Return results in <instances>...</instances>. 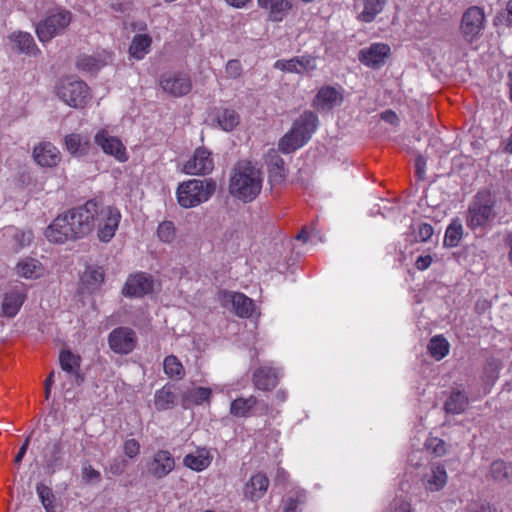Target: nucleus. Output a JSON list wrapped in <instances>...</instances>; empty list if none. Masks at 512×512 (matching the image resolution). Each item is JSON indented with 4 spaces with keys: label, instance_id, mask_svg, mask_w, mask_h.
Here are the masks:
<instances>
[{
    "label": "nucleus",
    "instance_id": "a878e982",
    "mask_svg": "<svg viewBox=\"0 0 512 512\" xmlns=\"http://www.w3.org/2000/svg\"><path fill=\"white\" fill-rule=\"evenodd\" d=\"M269 487V479L264 473H256L244 486V495L251 501L261 499Z\"/></svg>",
    "mask_w": 512,
    "mask_h": 512
},
{
    "label": "nucleus",
    "instance_id": "49530a36",
    "mask_svg": "<svg viewBox=\"0 0 512 512\" xmlns=\"http://www.w3.org/2000/svg\"><path fill=\"white\" fill-rule=\"evenodd\" d=\"M157 236L164 243H172L176 237V228L172 221H163L157 228Z\"/></svg>",
    "mask_w": 512,
    "mask_h": 512
},
{
    "label": "nucleus",
    "instance_id": "603ef678",
    "mask_svg": "<svg viewBox=\"0 0 512 512\" xmlns=\"http://www.w3.org/2000/svg\"><path fill=\"white\" fill-rule=\"evenodd\" d=\"M128 467V461L121 457L114 458L109 464L108 471L115 476L123 474Z\"/></svg>",
    "mask_w": 512,
    "mask_h": 512
},
{
    "label": "nucleus",
    "instance_id": "6ab92c4d",
    "mask_svg": "<svg viewBox=\"0 0 512 512\" xmlns=\"http://www.w3.org/2000/svg\"><path fill=\"white\" fill-rule=\"evenodd\" d=\"M390 54V46L384 43H374L368 48L359 52V60L364 65L371 68H378L384 64L385 59Z\"/></svg>",
    "mask_w": 512,
    "mask_h": 512
},
{
    "label": "nucleus",
    "instance_id": "f704fd0d",
    "mask_svg": "<svg viewBox=\"0 0 512 512\" xmlns=\"http://www.w3.org/2000/svg\"><path fill=\"white\" fill-rule=\"evenodd\" d=\"M11 40L14 42L15 47L23 53L29 55H36L39 52V49L36 46V43L31 34L26 32H18L13 33L11 35Z\"/></svg>",
    "mask_w": 512,
    "mask_h": 512
},
{
    "label": "nucleus",
    "instance_id": "8fccbe9b",
    "mask_svg": "<svg viewBox=\"0 0 512 512\" xmlns=\"http://www.w3.org/2000/svg\"><path fill=\"white\" fill-rule=\"evenodd\" d=\"M425 446L428 450L432 451L436 457H440L446 453L445 442L439 438L427 439Z\"/></svg>",
    "mask_w": 512,
    "mask_h": 512
},
{
    "label": "nucleus",
    "instance_id": "f3484780",
    "mask_svg": "<svg viewBox=\"0 0 512 512\" xmlns=\"http://www.w3.org/2000/svg\"><path fill=\"white\" fill-rule=\"evenodd\" d=\"M274 68L283 72L304 74L316 69V59L310 55L293 57L289 60H277Z\"/></svg>",
    "mask_w": 512,
    "mask_h": 512
},
{
    "label": "nucleus",
    "instance_id": "680f3d73",
    "mask_svg": "<svg viewBox=\"0 0 512 512\" xmlns=\"http://www.w3.org/2000/svg\"><path fill=\"white\" fill-rule=\"evenodd\" d=\"M469 510L471 512H495V509H493L489 504L484 503H474L469 505Z\"/></svg>",
    "mask_w": 512,
    "mask_h": 512
},
{
    "label": "nucleus",
    "instance_id": "de8ad7c7",
    "mask_svg": "<svg viewBox=\"0 0 512 512\" xmlns=\"http://www.w3.org/2000/svg\"><path fill=\"white\" fill-rule=\"evenodd\" d=\"M490 473L494 480L503 481L508 477V466L504 461H494L491 464Z\"/></svg>",
    "mask_w": 512,
    "mask_h": 512
},
{
    "label": "nucleus",
    "instance_id": "6e6d98bb",
    "mask_svg": "<svg viewBox=\"0 0 512 512\" xmlns=\"http://www.w3.org/2000/svg\"><path fill=\"white\" fill-rule=\"evenodd\" d=\"M124 454L129 458H135L140 453V444L136 439H128L123 445Z\"/></svg>",
    "mask_w": 512,
    "mask_h": 512
},
{
    "label": "nucleus",
    "instance_id": "c756f323",
    "mask_svg": "<svg viewBox=\"0 0 512 512\" xmlns=\"http://www.w3.org/2000/svg\"><path fill=\"white\" fill-rule=\"evenodd\" d=\"M104 279L105 275L102 268L88 267L81 276V284L88 293H93L100 288Z\"/></svg>",
    "mask_w": 512,
    "mask_h": 512
},
{
    "label": "nucleus",
    "instance_id": "a19ab883",
    "mask_svg": "<svg viewBox=\"0 0 512 512\" xmlns=\"http://www.w3.org/2000/svg\"><path fill=\"white\" fill-rule=\"evenodd\" d=\"M163 369L165 374L170 378L181 380L185 376V369L182 363L174 355H169L164 359Z\"/></svg>",
    "mask_w": 512,
    "mask_h": 512
},
{
    "label": "nucleus",
    "instance_id": "9b49d317",
    "mask_svg": "<svg viewBox=\"0 0 512 512\" xmlns=\"http://www.w3.org/2000/svg\"><path fill=\"white\" fill-rule=\"evenodd\" d=\"M176 466L175 458L170 451L157 450L146 464V473L149 477L161 480L168 476Z\"/></svg>",
    "mask_w": 512,
    "mask_h": 512
},
{
    "label": "nucleus",
    "instance_id": "6e6552de",
    "mask_svg": "<svg viewBox=\"0 0 512 512\" xmlns=\"http://www.w3.org/2000/svg\"><path fill=\"white\" fill-rule=\"evenodd\" d=\"M57 94L73 108H84L91 98L87 84L73 77L61 80L57 87Z\"/></svg>",
    "mask_w": 512,
    "mask_h": 512
},
{
    "label": "nucleus",
    "instance_id": "cd10ccee",
    "mask_svg": "<svg viewBox=\"0 0 512 512\" xmlns=\"http://www.w3.org/2000/svg\"><path fill=\"white\" fill-rule=\"evenodd\" d=\"M212 390L208 387H193L182 393V406L189 409L193 406L209 404L211 401Z\"/></svg>",
    "mask_w": 512,
    "mask_h": 512
},
{
    "label": "nucleus",
    "instance_id": "412c9836",
    "mask_svg": "<svg viewBox=\"0 0 512 512\" xmlns=\"http://www.w3.org/2000/svg\"><path fill=\"white\" fill-rule=\"evenodd\" d=\"M33 158L42 167H55L61 161V153L51 142H41L35 146Z\"/></svg>",
    "mask_w": 512,
    "mask_h": 512
},
{
    "label": "nucleus",
    "instance_id": "58836bf2",
    "mask_svg": "<svg viewBox=\"0 0 512 512\" xmlns=\"http://www.w3.org/2000/svg\"><path fill=\"white\" fill-rule=\"evenodd\" d=\"M385 3L386 0H363L364 9L358 19L366 23L374 21L376 16L382 12Z\"/></svg>",
    "mask_w": 512,
    "mask_h": 512
},
{
    "label": "nucleus",
    "instance_id": "7c9ffc66",
    "mask_svg": "<svg viewBox=\"0 0 512 512\" xmlns=\"http://www.w3.org/2000/svg\"><path fill=\"white\" fill-rule=\"evenodd\" d=\"M59 362L61 368L76 377L78 383L83 381V378L80 377V365H81V357L72 353L70 350H62L59 355Z\"/></svg>",
    "mask_w": 512,
    "mask_h": 512
},
{
    "label": "nucleus",
    "instance_id": "4be33fe9",
    "mask_svg": "<svg viewBox=\"0 0 512 512\" xmlns=\"http://www.w3.org/2000/svg\"><path fill=\"white\" fill-rule=\"evenodd\" d=\"M0 237L12 250L19 251L31 243L33 233L30 230L23 231L14 226H8L1 230Z\"/></svg>",
    "mask_w": 512,
    "mask_h": 512
},
{
    "label": "nucleus",
    "instance_id": "79ce46f5",
    "mask_svg": "<svg viewBox=\"0 0 512 512\" xmlns=\"http://www.w3.org/2000/svg\"><path fill=\"white\" fill-rule=\"evenodd\" d=\"M217 121L223 130L232 131L239 124L240 117L235 110L224 108L218 112Z\"/></svg>",
    "mask_w": 512,
    "mask_h": 512
},
{
    "label": "nucleus",
    "instance_id": "3c124183",
    "mask_svg": "<svg viewBox=\"0 0 512 512\" xmlns=\"http://www.w3.org/2000/svg\"><path fill=\"white\" fill-rule=\"evenodd\" d=\"M268 177L271 185L276 186L282 184L286 179V169L285 166L269 168L268 169Z\"/></svg>",
    "mask_w": 512,
    "mask_h": 512
},
{
    "label": "nucleus",
    "instance_id": "0e129e2a",
    "mask_svg": "<svg viewBox=\"0 0 512 512\" xmlns=\"http://www.w3.org/2000/svg\"><path fill=\"white\" fill-rule=\"evenodd\" d=\"M393 512H412L411 505L408 502L400 501L394 507Z\"/></svg>",
    "mask_w": 512,
    "mask_h": 512
},
{
    "label": "nucleus",
    "instance_id": "c03bdc74",
    "mask_svg": "<svg viewBox=\"0 0 512 512\" xmlns=\"http://www.w3.org/2000/svg\"><path fill=\"white\" fill-rule=\"evenodd\" d=\"M463 228L459 221H453L446 229L444 236V245L447 247H456L462 238Z\"/></svg>",
    "mask_w": 512,
    "mask_h": 512
},
{
    "label": "nucleus",
    "instance_id": "393cba45",
    "mask_svg": "<svg viewBox=\"0 0 512 512\" xmlns=\"http://www.w3.org/2000/svg\"><path fill=\"white\" fill-rule=\"evenodd\" d=\"M65 149L75 157H83L89 154L92 143L88 135L71 133L64 138Z\"/></svg>",
    "mask_w": 512,
    "mask_h": 512
},
{
    "label": "nucleus",
    "instance_id": "4c0bfd02",
    "mask_svg": "<svg viewBox=\"0 0 512 512\" xmlns=\"http://www.w3.org/2000/svg\"><path fill=\"white\" fill-rule=\"evenodd\" d=\"M151 43V37L146 34L134 36L129 48L130 55L138 60L142 59L149 52Z\"/></svg>",
    "mask_w": 512,
    "mask_h": 512
},
{
    "label": "nucleus",
    "instance_id": "f03ea898",
    "mask_svg": "<svg viewBox=\"0 0 512 512\" xmlns=\"http://www.w3.org/2000/svg\"><path fill=\"white\" fill-rule=\"evenodd\" d=\"M262 183L260 169L249 161H239L233 168L229 192L245 203L251 202L260 194Z\"/></svg>",
    "mask_w": 512,
    "mask_h": 512
},
{
    "label": "nucleus",
    "instance_id": "864d4df0",
    "mask_svg": "<svg viewBox=\"0 0 512 512\" xmlns=\"http://www.w3.org/2000/svg\"><path fill=\"white\" fill-rule=\"evenodd\" d=\"M242 65L237 59L229 60L225 67L227 77L237 79L242 75Z\"/></svg>",
    "mask_w": 512,
    "mask_h": 512
},
{
    "label": "nucleus",
    "instance_id": "c9c22d12",
    "mask_svg": "<svg viewBox=\"0 0 512 512\" xmlns=\"http://www.w3.org/2000/svg\"><path fill=\"white\" fill-rule=\"evenodd\" d=\"M17 273L25 278H38L43 273V267L38 260L25 258L17 264Z\"/></svg>",
    "mask_w": 512,
    "mask_h": 512
},
{
    "label": "nucleus",
    "instance_id": "4d7b16f0",
    "mask_svg": "<svg viewBox=\"0 0 512 512\" xmlns=\"http://www.w3.org/2000/svg\"><path fill=\"white\" fill-rule=\"evenodd\" d=\"M62 452V445L60 442L53 444L49 458L46 460L48 468H54L60 462V454Z\"/></svg>",
    "mask_w": 512,
    "mask_h": 512
},
{
    "label": "nucleus",
    "instance_id": "7ed1b4c3",
    "mask_svg": "<svg viewBox=\"0 0 512 512\" xmlns=\"http://www.w3.org/2000/svg\"><path fill=\"white\" fill-rule=\"evenodd\" d=\"M91 205V219H88L91 223L90 233L97 227V236L102 242H109L115 235L120 220L121 213L114 207L104 205L101 201L91 199L85 202L83 205Z\"/></svg>",
    "mask_w": 512,
    "mask_h": 512
},
{
    "label": "nucleus",
    "instance_id": "bb28decb",
    "mask_svg": "<svg viewBox=\"0 0 512 512\" xmlns=\"http://www.w3.org/2000/svg\"><path fill=\"white\" fill-rule=\"evenodd\" d=\"M448 475L443 465L431 464L430 472L425 474L423 478L424 486L431 492H436L444 488L447 484Z\"/></svg>",
    "mask_w": 512,
    "mask_h": 512
},
{
    "label": "nucleus",
    "instance_id": "72a5a7b5",
    "mask_svg": "<svg viewBox=\"0 0 512 512\" xmlns=\"http://www.w3.org/2000/svg\"><path fill=\"white\" fill-rule=\"evenodd\" d=\"M176 394L172 386L165 385L157 390L154 396V405L158 411L168 410L174 407L176 403Z\"/></svg>",
    "mask_w": 512,
    "mask_h": 512
},
{
    "label": "nucleus",
    "instance_id": "2eb2a0df",
    "mask_svg": "<svg viewBox=\"0 0 512 512\" xmlns=\"http://www.w3.org/2000/svg\"><path fill=\"white\" fill-rule=\"evenodd\" d=\"M95 143L101 147L104 153L114 156L118 161L125 162L128 160L126 148L121 140L110 135L107 129L99 130L95 137Z\"/></svg>",
    "mask_w": 512,
    "mask_h": 512
},
{
    "label": "nucleus",
    "instance_id": "69168bd1",
    "mask_svg": "<svg viewBox=\"0 0 512 512\" xmlns=\"http://www.w3.org/2000/svg\"><path fill=\"white\" fill-rule=\"evenodd\" d=\"M381 117L383 120H385L391 124H394L398 121L397 115L391 110L383 112L381 114Z\"/></svg>",
    "mask_w": 512,
    "mask_h": 512
},
{
    "label": "nucleus",
    "instance_id": "ea45409f",
    "mask_svg": "<svg viewBox=\"0 0 512 512\" xmlns=\"http://www.w3.org/2000/svg\"><path fill=\"white\" fill-rule=\"evenodd\" d=\"M468 405V398L464 392L455 391L445 402V410L451 414L462 413Z\"/></svg>",
    "mask_w": 512,
    "mask_h": 512
},
{
    "label": "nucleus",
    "instance_id": "b1692460",
    "mask_svg": "<svg viewBox=\"0 0 512 512\" xmlns=\"http://www.w3.org/2000/svg\"><path fill=\"white\" fill-rule=\"evenodd\" d=\"M343 101L342 91L333 86H323L319 89L315 99L314 107L318 110H330Z\"/></svg>",
    "mask_w": 512,
    "mask_h": 512
},
{
    "label": "nucleus",
    "instance_id": "bf43d9fd",
    "mask_svg": "<svg viewBox=\"0 0 512 512\" xmlns=\"http://www.w3.org/2000/svg\"><path fill=\"white\" fill-rule=\"evenodd\" d=\"M432 263V257L430 255L419 256L415 262V267L418 270L427 269Z\"/></svg>",
    "mask_w": 512,
    "mask_h": 512
},
{
    "label": "nucleus",
    "instance_id": "9d476101",
    "mask_svg": "<svg viewBox=\"0 0 512 512\" xmlns=\"http://www.w3.org/2000/svg\"><path fill=\"white\" fill-rule=\"evenodd\" d=\"M162 91L172 97H182L192 90V80L189 74L181 71H169L159 78Z\"/></svg>",
    "mask_w": 512,
    "mask_h": 512
},
{
    "label": "nucleus",
    "instance_id": "423d86ee",
    "mask_svg": "<svg viewBox=\"0 0 512 512\" xmlns=\"http://www.w3.org/2000/svg\"><path fill=\"white\" fill-rule=\"evenodd\" d=\"M494 206L495 199L489 191L478 192L468 207L467 226L472 230L486 227L495 217Z\"/></svg>",
    "mask_w": 512,
    "mask_h": 512
},
{
    "label": "nucleus",
    "instance_id": "f8f14e48",
    "mask_svg": "<svg viewBox=\"0 0 512 512\" xmlns=\"http://www.w3.org/2000/svg\"><path fill=\"white\" fill-rule=\"evenodd\" d=\"M153 289V277L145 272H137L129 275L122 288V294L128 298H141L152 293Z\"/></svg>",
    "mask_w": 512,
    "mask_h": 512
},
{
    "label": "nucleus",
    "instance_id": "dca6fc26",
    "mask_svg": "<svg viewBox=\"0 0 512 512\" xmlns=\"http://www.w3.org/2000/svg\"><path fill=\"white\" fill-rule=\"evenodd\" d=\"M223 306L231 304L235 314L242 318L252 316L254 312V302L245 294L240 292L222 291L220 293Z\"/></svg>",
    "mask_w": 512,
    "mask_h": 512
},
{
    "label": "nucleus",
    "instance_id": "338daca9",
    "mask_svg": "<svg viewBox=\"0 0 512 512\" xmlns=\"http://www.w3.org/2000/svg\"><path fill=\"white\" fill-rule=\"evenodd\" d=\"M503 145V151L505 153L511 154L512 153V127L510 130L509 137L502 143Z\"/></svg>",
    "mask_w": 512,
    "mask_h": 512
},
{
    "label": "nucleus",
    "instance_id": "ddd939ff",
    "mask_svg": "<svg viewBox=\"0 0 512 512\" xmlns=\"http://www.w3.org/2000/svg\"><path fill=\"white\" fill-rule=\"evenodd\" d=\"M109 347L118 354H129L137 343L135 332L128 327L114 329L108 337Z\"/></svg>",
    "mask_w": 512,
    "mask_h": 512
},
{
    "label": "nucleus",
    "instance_id": "09e8293b",
    "mask_svg": "<svg viewBox=\"0 0 512 512\" xmlns=\"http://www.w3.org/2000/svg\"><path fill=\"white\" fill-rule=\"evenodd\" d=\"M434 233L433 227L428 223H421L417 226L415 231V241L416 242H426L428 241Z\"/></svg>",
    "mask_w": 512,
    "mask_h": 512
},
{
    "label": "nucleus",
    "instance_id": "37998d69",
    "mask_svg": "<svg viewBox=\"0 0 512 512\" xmlns=\"http://www.w3.org/2000/svg\"><path fill=\"white\" fill-rule=\"evenodd\" d=\"M428 351L437 360L444 358L449 352V343L441 335L434 336L428 343Z\"/></svg>",
    "mask_w": 512,
    "mask_h": 512
},
{
    "label": "nucleus",
    "instance_id": "5fc2aeb1",
    "mask_svg": "<svg viewBox=\"0 0 512 512\" xmlns=\"http://www.w3.org/2000/svg\"><path fill=\"white\" fill-rule=\"evenodd\" d=\"M265 162L268 166V169L273 167L278 169L279 167L285 166L283 158L274 149L269 150L266 155Z\"/></svg>",
    "mask_w": 512,
    "mask_h": 512
},
{
    "label": "nucleus",
    "instance_id": "774afa93",
    "mask_svg": "<svg viewBox=\"0 0 512 512\" xmlns=\"http://www.w3.org/2000/svg\"><path fill=\"white\" fill-rule=\"evenodd\" d=\"M227 4L235 8L245 7L251 0H225Z\"/></svg>",
    "mask_w": 512,
    "mask_h": 512
},
{
    "label": "nucleus",
    "instance_id": "39448f33",
    "mask_svg": "<svg viewBox=\"0 0 512 512\" xmlns=\"http://www.w3.org/2000/svg\"><path fill=\"white\" fill-rule=\"evenodd\" d=\"M216 190V182L212 179H190L182 182L177 188V200L181 207L192 208L208 201Z\"/></svg>",
    "mask_w": 512,
    "mask_h": 512
},
{
    "label": "nucleus",
    "instance_id": "a211bd4d",
    "mask_svg": "<svg viewBox=\"0 0 512 512\" xmlns=\"http://www.w3.org/2000/svg\"><path fill=\"white\" fill-rule=\"evenodd\" d=\"M26 300V292L23 284L15 285L5 292L2 301V313L13 318L17 315Z\"/></svg>",
    "mask_w": 512,
    "mask_h": 512
},
{
    "label": "nucleus",
    "instance_id": "20e7f679",
    "mask_svg": "<svg viewBox=\"0 0 512 512\" xmlns=\"http://www.w3.org/2000/svg\"><path fill=\"white\" fill-rule=\"evenodd\" d=\"M318 117L311 111H305L294 122L292 129L279 141V149L283 153H291L302 147L316 130Z\"/></svg>",
    "mask_w": 512,
    "mask_h": 512
},
{
    "label": "nucleus",
    "instance_id": "2f4dec72",
    "mask_svg": "<svg viewBox=\"0 0 512 512\" xmlns=\"http://www.w3.org/2000/svg\"><path fill=\"white\" fill-rule=\"evenodd\" d=\"M260 401L253 395L248 398L239 397L231 402L230 413L235 417H249L251 411L255 408Z\"/></svg>",
    "mask_w": 512,
    "mask_h": 512
},
{
    "label": "nucleus",
    "instance_id": "aec40b11",
    "mask_svg": "<svg viewBox=\"0 0 512 512\" xmlns=\"http://www.w3.org/2000/svg\"><path fill=\"white\" fill-rule=\"evenodd\" d=\"M257 5L271 22H282L293 6L291 0H257Z\"/></svg>",
    "mask_w": 512,
    "mask_h": 512
},
{
    "label": "nucleus",
    "instance_id": "e433bc0d",
    "mask_svg": "<svg viewBox=\"0 0 512 512\" xmlns=\"http://www.w3.org/2000/svg\"><path fill=\"white\" fill-rule=\"evenodd\" d=\"M183 463L186 467L194 471H202L206 469L211 463V456L208 451L202 450L195 454H187Z\"/></svg>",
    "mask_w": 512,
    "mask_h": 512
},
{
    "label": "nucleus",
    "instance_id": "1a4fd4ad",
    "mask_svg": "<svg viewBox=\"0 0 512 512\" xmlns=\"http://www.w3.org/2000/svg\"><path fill=\"white\" fill-rule=\"evenodd\" d=\"M485 14L478 6L469 7L462 15L460 32L465 41L472 43L485 28Z\"/></svg>",
    "mask_w": 512,
    "mask_h": 512
},
{
    "label": "nucleus",
    "instance_id": "a18cd8bd",
    "mask_svg": "<svg viewBox=\"0 0 512 512\" xmlns=\"http://www.w3.org/2000/svg\"><path fill=\"white\" fill-rule=\"evenodd\" d=\"M36 490L46 512H55V496L52 489L43 483H39L37 484Z\"/></svg>",
    "mask_w": 512,
    "mask_h": 512
},
{
    "label": "nucleus",
    "instance_id": "052dcab7",
    "mask_svg": "<svg viewBox=\"0 0 512 512\" xmlns=\"http://www.w3.org/2000/svg\"><path fill=\"white\" fill-rule=\"evenodd\" d=\"M426 160L423 156L419 155L415 159V171L419 178H422L425 173Z\"/></svg>",
    "mask_w": 512,
    "mask_h": 512
},
{
    "label": "nucleus",
    "instance_id": "c85d7f7f",
    "mask_svg": "<svg viewBox=\"0 0 512 512\" xmlns=\"http://www.w3.org/2000/svg\"><path fill=\"white\" fill-rule=\"evenodd\" d=\"M112 60L111 53L102 51L96 55H82L78 58L76 66L79 70L86 72L97 71Z\"/></svg>",
    "mask_w": 512,
    "mask_h": 512
},
{
    "label": "nucleus",
    "instance_id": "473e14b6",
    "mask_svg": "<svg viewBox=\"0 0 512 512\" xmlns=\"http://www.w3.org/2000/svg\"><path fill=\"white\" fill-rule=\"evenodd\" d=\"M306 498V492L302 489L289 491L282 499L283 512H300Z\"/></svg>",
    "mask_w": 512,
    "mask_h": 512
},
{
    "label": "nucleus",
    "instance_id": "4468645a",
    "mask_svg": "<svg viewBox=\"0 0 512 512\" xmlns=\"http://www.w3.org/2000/svg\"><path fill=\"white\" fill-rule=\"evenodd\" d=\"M213 169L214 161L211 152L205 147H199L185 163L183 171L190 175H207Z\"/></svg>",
    "mask_w": 512,
    "mask_h": 512
},
{
    "label": "nucleus",
    "instance_id": "5701e85b",
    "mask_svg": "<svg viewBox=\"0 0 512 512\" xmlns=\"http://www.w3.org/2000/svg\"><path fill=\"white\" fill-rule=\"evenodd\" d=\"M252 382L254 387L259 390L271 391L278 385V372L270 366H261L254 370Z\"/></svg>",
    "mask_w": 512,
    "mask_h": 512
},
{
    "label": "nucleus",
    "instance_id": "f257e3e1",
    "mask_svg": "<svg viewBox=\"0 0 512 512\" xmlns=\"http://www.w3.org/2000/svg\"><path fill=\"white\" fill-rule=\"evenodd\" d=\"M89 205H81L59 214L46 228L45 237L49 242L63 244L78 240L90 234L91 210Z\"/></svg>",
    "mask_w": 512,
    "mask_h": 512
},
{
    "label": "nucleus",
    "instance_id": "0eeeda50",
    "mask_svg": "<svg viewBox=\"0 0 512 512\" xmlns=\"http://www.w3.org/2000/svg\"><path fill=\"white\" fill-rule=\"evenodd\" d=\"M72 21V13L65 9H55L36 26V34L42 42H49L52 38L62 34Z\"/></svg>",
    "mask_w": 512,
    "mask_h": 512
},
{
    "label": "nucleus",
    "instance_id": "13d9d810",
    "mask_svg": "<svg viewBox=\"0 0 512 512\" xmlns=\"http://www.w3.org/2000/svg\"><path fill=\"white\" fill-rule=\"evenodd\" d=\"M82 474L86 482L99 481L101 477L100 472L91 465L83 467Z\"/></svg>",
    "mask_w": 512,
    "mask_h": 512
},
{
    "label": "nucleus",
    "instance_id": "e2e57ef3",
    "mask_svg": "<svg viewBox=\"0 0 512 512\" xmlns=\"http://www.w3.org/2000/svg\"><path fill=\"white\" fill-rule=\"evenodd\" d=\"M29 443H30V436H28V437L26 438L25 442H24V443H23V445L20 447V449H19V451H18L17 455L15 456L14 461H15V463H16V464H20V463H21V461H22L23 457H24V456H25V454H26V451H27V449H28Z\"/></svg>",
    "mask_w": 512,
    "mask_h": 512
}]
</instances>
